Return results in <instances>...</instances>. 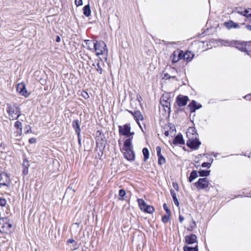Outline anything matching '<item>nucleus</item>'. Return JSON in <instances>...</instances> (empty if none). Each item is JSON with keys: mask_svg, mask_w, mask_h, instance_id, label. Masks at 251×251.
Returning a JSON list of instances; mask_svg holds the SVG:
<instances>
[{"mask_svg": "<svg viewBox=\"0 0 251 251\" xmlns=\"http://www.w3.org/2000/svg\"><path fill=\"white\" fill-rule=\"evenodd\" d=\"M188 106L190 108V111L191 113L194 112L196 110L199 109L201 107V105L199 104H197V102L193 100L189 104Z\"/></svg>", "mask_w": 251, "mask_h": 251, "instance_id": "f8f14e48", "label": "nucleus"}, {"mask_svg": "<svg viewBox=\"0 0 251 251\" xmlns=\"http://www.w3.org/2000/svg\"><path fill=\"white\" fill-rule=\"evenodd\" d=\"M29 166V162L28 161L25 159L24 160L23 163V168H28Z\"/></svg>", "mask_w": 251, "mask_h": 251, "instance_id": "58836bf2", "label": "nucleus"}, {"mask_svg": "<svg viewBox=\"0 0 251 251\" xmlns=\"http://www.w3.org/2000/svg\"><path fill=\"white\" fill-rule=\"evenodd\" d=\"M163 78H166V79H170L171 78H176V77L175 76H171L168 74L166 73L164 74Z\"/></svg>", "mask_w": 251, "mask_h": 251, "instance_id": "a19ab883", "label": "nucleus"}, {"mask_svg": "<svg viewBox=\"0 0 251 251\" xmlns=\"http://www.w3.org/2000/svg\"><path fill=\"white\" fill-rule=\"evenodd\" d=\"M246 27L248 30L251 31V25H246Z\"/></svg>", "mask_w": 251, "mask_h": 251, "instance_id": "6e6d98bb", "label": "nucleus"}, {"mask_svg": "<svg viewBox=\"0 0 251 251\" xmlns=\"http://www.w3.org/2000/svg\"><path fill=\"white\" fill-rule=\"evenodd\" d=\"M240 26L238 24L234 23L233 22V27L235 28H239Z\"/></svg>", "mask_w": 251, "mask_h": 251, "instance_id": "8fccbe9b", "label": "nucleus"}, {"mask_svg": "<svg viewBox=\"0 0 251 251\" xmlns=\"http://www.w3.org/2000/svg\"><path fill=\"white\" fill-rule=\"evenodd\" d=\"M170 215H169L168 214L163 216L162 217V222L164 223H166L167 222H168L170 219Z\"/></svg>", "mask_w": 251, "mask_h": 251, "instance_id": "f704fd0d", "label": "nucleus"}, {"mask_svg": "<svg viewBox=\"0 0 251 251\" xmlns=\"http://www.w3.org/2000/svg\"><path fill=\"white\" fill-rule=\"evenodd\" d=\"M235 42H236V43L235 44L234 46H233V47H235L236 48H237L239 50L246 52L247 54H249L248 50L246 48L245 45L242 43H239L238 41L235 40Z\"/></svg>", "mask_w": 251, "mask_h": 251, "instance_id": "ddd939ff", "label": "nucleus"}, {"mask_svg": "<svg viewBox=\"0 0 251 251\" xmlns=\"http://www.w3.org/2000/svg\"><path fill=\"white\" fill-rule=\"evenodd\" d=\"M171 135L173 136V135L175 134L174 132L176 131V128L174 126H172L170 127V130Z\"/></svg>", "mask_w": 251, "mask_h": 251, "instance_id": "4c0bfd02", "label": "nucleus"}, {"mask_svg": "<svg viewBox=\"0 0 251 251\" xmlns=\"http://www.w3.org/2000/svg\"><path fill=\"white\" fill-rule=\"evenodd\" d=\"M130 129V124H126L124 125L123 127L121 126H119V133L122 135L126 136L127 137H129L131 136Z\"/></svg>", "mask_w": 251, "mask_h": 251, "instance_id": "423d86ee", "label": "nucleus"}, {"mask_svg": "<svg viewBox=\"0 0 251 251\" xmlns=\"http://www.w3.org/2000/svg\"><path fill=\"white\" fill-rule=\"evenodd\" d=\"M91 13V11L89 4L86 5L83 8V14L86 17H89L90 16Z\"/></svg>", "mask_w": 251, "mask_h": 251, "instance_id": "aec40b11", "label": "nucleus"}, {"mask_svg": "<svg viewBox=\"0 0 251 251\" xmlns=\"http://www.w3.org/2000/svg\"><path fill=\"white\" fill-rule=\"evenodd\" d=\"M196 223L194 221H193V224H192V227L193 226H196Z\"/></svg>", "mask_w": 251, "mask_h": 251, "instance_id": "052dcab7", "label": "nucleus"}, {"mask_svg": "<svg viewBox=\"0 0 251 251\" xmlns=\"http://www.w3.org/2000/svg\"><path fill=\"white\" fill-rule=\"evenodd\" d=\"M132 138H128L126 139L124 143L123 150L125 151L124 156L129 161H134L135 157V153L133 150V146L131 144Z\"/></svg>", "mask_w": 251, "mask_h": 251, "instance_id": "f03ea898", "label": "nucleus"}, {"mask_svg": "<svg viewBox=\"0 0 251 251\" xmlns=\"http://www.w3.org/2000/svg\"><path fill=\"white\" fill-rule=\"evenodd\" d=\"M198 176L197 172L195 170L192 171L189 177V181L190 182H192L193 180L197 178Z\"/></svg>", "mask_w": 251, "mask_h": 251, "instance_id": "393cba45", "label": "nucleus"}, {"mask_svg": "<svg viewBox=\"0 0 251 251\" xmlns=\"http://www.w3.org/2000/svg\"><path fill=\"white\" fill-rule=\"evenodd\" d=\"M161 103L162 106L164 107L165 111L167 112L169 115L171 112L170 102L164 99H161Z\"/></svg>", "mask_w": 251, "mask_h": 251, "instance_id": "2eb2a0df", "label": "nucleus"}, {"mask_svg": "<svg viewBox=\"0 0 251 251\" xmlns=\"http://www.w3.org/2000/svg\"><path fill=\"white\" fill-rule=\"evenodd\" d=\"M184 218L181 216V215H179V221L180 223H182L183 221H184Z\"/></svg>", "mask_w": 251, "mask_h": 251, "instance_id": "603ef678", "label": "nucleus"}, {"mask_svg": "<svg viewBox=\"0 0 251 251\" xmlns=\"http://www.w3.org/2000/svg\"><path fill=\"white\" fill-rule=\"evenodd\" d=\"M238 13H240L247 18L251 17V9L242 10L241 11H238Z\"/></svg>", "mask_w": 251, "mask_h": 251, "instance_id": "412c9836", "label": "nucleus"}, {"mask_svg": "<svg viewBox=\"0 0 251 251\" xmlns=\"http://www.w3.org/2000/svg\"><path fill=\"white\" fill-rule=\"evenodd\" d=\"M210 171H206V170H201L200 171H199V175L201 176H207L210 175Z\"/></svg>", "mask_w": 251, "mask_h": 251, "instance_id": "c756f323", "label": "nucleus"}, {"mask_svg": "<svg viewBox=\"0 0 251 251\" xmlns=\"http://www.w3.org/2000/svg\"><path fill=\"white\" fill-rule=\"evenodd\" d=\"M103 65V63L100 64V62H98V63H97L96 66H95V64H93V66L96 67V69L97 72L100 74H102V72H103V70H102L101 65Z\"/></svg>", "mask_w": 251, "mask_h": 251, "instance_id": "cd10ccee", "label": "nucleus"}, {"mask_svg": "<svg viewBox=\"0 0 251 251\" xmlns=\"http://www.w3.org/2000/svg\"><path fill=\"white\" fill-rule=\"evenodd\" d=\"M171 194L173 198V201H174V202L175 205L178 206L179 205V202L176 198V194L175 191L173 190H171Z\"/></svg>", "mask_w": 251, "mask_h": 251, "instance_id": "a878e982", "label": "nucleus"}, {"mask_svg": "<svg viewBox=\"0 0 251 251\" xmlns=\"http://www.w3.org/2000/svg\"><path fill=\"white\" fill-rule=\"evenodd\" d=\"M133 134H134V132H132V133H131V135H133Z\"/></svg>", "mask_w": 251, "mask_h": 251, "instance_id": "680f3d73", "label": "nucleus"}, {"mask_svg": "<svg viewBox=\"0 0 251 251\" xmlns=\"http://www.w3.org/2000/svg\"><path fill=\"white\" fill-rule=\"evenodd\" d=\"M126 193L124 189H120L119 192V195L121 198H119L120 200H124V197L125 196Z\"/></svg>", "mask_w": 251, "mask_h": 251, "instance_id": "473e14b6", "label": "nucleus"}, {"mask_svg": "<svg viewBox=\"0 0 251 251\" xmlns=\"http://www.w3.org/2000/svg\"><path fill=\"white\" fill-rule=\"evenodd\" d=\"M142 152L144 155V161L145 162L147 161V160L149 158L150 156V152L149 150L146 148H143L142 150Z\"/></svg>", "mask_w": 251, "mask_h": 251, "instance_id": "b1692460", "label": "nucleus"}, {"mask_svg": "<svg viewBox=\"0 0 251 251\" xmlns=\"http://www.w3.org/2000/svg\"><path fill=\"white\" fill-rule=\"evenodd\" d=\"M221 43L222 45L225 46H231L233 47V46L235 45L236 42L235 40L229 41V40H222L221 41Z\"/></svg>", "mask_w": 251, "mask_h": 251, "instance_id": "4be33fe9", "label": "nucleus"}, {"mask_svg": "<svg viewBox=\"0 0 251 251\" xmlns=\"http://www.w3.org/2000/svg\"><path fill=\"white\" fill-rule=\"evenodd\" d=\"M28 168H23V173L24 175H27L28 173Z\"/></svg>", "mask_w": 251, "mask_h": 251, "instance_id": "49530a36", "label": "nucleus"}, {"mask_svg": "<svg viewBox=\"0 0 251 251\" xmlns=\"http://www.w3.org/2000/svg\"><path fill=\"white\" fill-rule=\"evenodd\" d=\"M250 97H251V95H246L245 97V98L247 99H250Z\"/></svg>", "mask_w": 251, "mask_h": 251, "instance_id": "13d9d810", "label": "nucleus"}, {"mask_svg": "<svg viewBox=\"0 0 251 251\" xmlns=\"http://www.w3.org/2000/svg\"><path fill=\"white\" fill-rule=\"evenodd\" d=\"M173 187L177 191L178 190V185L177 183L173 182Z\"/></svg>", "mask_w": 251, "mask_h": 251, "instance_id": "de8ad7c7", "label": "nucleus"}, {"mask_svg": "<svg viewBox=\"0 0 251 251\" xmlns=\"http://www.w3.org/2000/svg\"><path fill=\"white\" fill-rule=\"evenodd\" d=\"M224 25L227 28L230 29L233 27V21L229 20L224 23Z\"/></svg>", "mask_w": 251, "mask_h": 251, "instance_id": "2f4dec72", "label": "nucleus"}, {"mask_svg": "<svg viewBox=\"0 0 251 251\" xmlns=\"http://www.w3.org/2000/svg\"><path fill=\"white\" fill-rule=\"evenodd\" d=\"M208 185L209 181L206 177L200 178L198 181L195 183V186L199 190L204 189L207 188Z\"/></svg>", "mask_w": 251, "mask_h": 251, "instance_id": "0eeeda50", "label": "nucleus"}, {"mask_svg": "<svg viewBox=\"0 0 251 251\" xmlns=\"http://www.w3.org/2000/svg\"><path fill=\"white\" fill-rule=\"evenodd\" d=\"M156 150L157 155H159L161 154V148L160 147L157 146L156 148Z\"/></svg>", "mask_w": 251, "mask_h": 251, "instance_id": "a18cd8bd", "label": "nucleus"}, {"mask_svg": "<svg viewBox=\"0 0 251 251\" xmlns=\"http://www.w3.org/2000/svg\"><path fill=\"white\" fill-rule=\"evenodd\" d=\"M75 242V240L73 239H69L67 242L70 244H72Z\"/></svg>", "mask_w": 251, "mask_h": 251, "instance_id": "5fc2aeb1", "label": "nucleus"}, {"mask_svg": "<svg viewBox=\"0 0 251 251\" xmlns=\"http://www.w3.org/2000/svg\"><path fill=\"white\" fill-rule=\"evenodd\" d=\"M10 177L7 173L2 172L0 174V185L9 186L10 184Z\"/></svg>", "mask_w": 251, "mask_h": 251, "instance_id": "6e6552de", "label": "nucleus"}, {"mask_svg": "<svg viewBox=\"0 0 251 251\" xmlns=\"http://www.w3.org/2000/svg\"><path fill=\"white\" fill-rule=\"evenodd\" d=\"M6 204H7L6 200L4 198H0V206L3 207V206H6Z\"/></svg>", "mask_w": 251, "mask_h": 251, "instance_id": "c9c22d12", "label": "nucleus"}, {"mask_svg": "<svg viewBox=\"0 0 251 251\" xmlns=\"http://www.w3.org/2000/svg\"><path fill=\"white\" fill-rule=\"evenodd\" d=\"M84 42H85L86 47L88 50H92L94 49L92 41L90 40H85Z\"/></svg>", "mask_w": 251, "mask_h": 251, "instance_id": "c85d7f7f", "label": "nucleus"}, {"mask_svg": "<svg viewBox=\"0 0 251 251\" xmlns=\"http://www.w3.org/2000/svg\"><path fill=\"white\" fill-rule=\"evenodd\" d=\"M14 126L18 129H20L21 130V131H22V124L21 122H20L19 121H16L15 123Z\"/></svg>", "mask_w": 251, "mask_h": 251, "instance_id": "72a5a7b5", "label": "nucleus"}, {"mask_svg": "<svg viewBox=\"0 0 251 251\" xmlns=\"http://www.w3.org/2000/svg\"><path fill=\"white\" fill-rule=\"evenodd\" d=\"M201 166L202 167H206L209 168L211 166V163L208 162H204L202 164Z\"/></svg>", "mask_w": 251, "mask_h": 251, "instance_id": "37998d69", "label": "nucleus"}, {"mask_svg": "<svg viewBox=\"0 0 251 251\" xmlns=\"http://www.w3.org/2000/svg\"><path fill=\"white\" fill-rule=\"evenodd\" d=\"M173 143L174 145H184L185 144L182 135L181 134H178L176 136L173 140Z\"/></svg>", "mask_w": 251, "mask_h": 251, "instance_id": "dca6fc26", "label": "nucleus"}, {"mask_svg": "<svg viewBox=\"0 0 251 251\" xmlns=\"http://www.w3.org/2000/svg\"><path fill=\"white\" fill-rule=\"evenodd\" d=\"M188 140L187 141L186 145L191 149H197L201 143L198 139V134L197 133L195 128L190 127L186 132Z\"/></svg>", "mask_w": 251, "mask_h": 251, "instance_id": "f257e3e1", "label": "nucleus"}, {"mask_svg": "<svg viewBox=\"0 0 251 251\" xmlns=\"http://www.w3.org/2000/svg\"><path fill=\"white\" fill-rule=\"evenodd\" d=\"M165 135L166 136H168L170 134H171L170 131L169 130H166L164 133Z\"/></svg>", "mask_w": 251, "mask_h": 251, "instance_id": "864d4df0", "label": "nucleus"}, {"mask_svg": "<svg viewBox=\"0 0 251 251\" xmlns=\"http://www.w3.org/2000/svg\"><path fill=\"white\" fill-rule=\"evenodd\" d=\"M0 232L10 234L12 232V225L7 218H0Z\"/></svg>", "mask_w": 251, "mask_h": 251, "instance_id": "20e7f679", "label": "nucleus"}, {"mask_svg": "<svg viewBox=\"0 0 251 251\" xmlns=\"http://www.w3.org/2000/svg\"><path fill=\"white\" fill-rule=\"evenodd\" d=\"M17 91L22 96L25 97L28 96V94L26 89L25 86L23 83L18 84L17 87Z\"/></svg>", "mask_w": 251, "mask_h": 251, "instance_id": "9b49d317", "label": "nucleus"}, {"mask_svg": "<svg viewBox=\"0 0 251 251\" xmlns=\"http://www.w3.org/2000/svg\"><path fill=\"white\" fill-rule=\"evenodd\" d=\"M199 166V165H197V166H196V167L197 168H198Z\"/></svg>", "mask_w": 251, "mask_h": 251, "instance_id": "e2e57ef3", "label": "nucleus"}, {"mask_svg": "<svg viewBox=\"0 0 251 251\" xmlns=\"http://www.w3.org/2000/svg\"><path fill=\"white\" fill-rule=\"evenodd\" d=\"M184 251H199L198 250V246L196 245L194 247H191L189 246H185L183 247Z\"/></svg>", "mask_w": 251, "mask_h": 251, "instance_id": "bb28decb", "label": "nucleus"}, {"mask_svg": "<svg viewBox=\"0 0 251 251\" xmlns=\"http://www.w3.org/2000/svg\"><path fill=\"white\" fill-rule=\"evenodd\" d=\"M189 98L187 96L179 95L176 97V102L179 107H182L186 105Z\"/></svg>", "mask_w": 251, "mask_h": 251, "instance_id": "1a4fd4ad", "label": "nucleus"}, {"mask_svg": "<svg viewBox=\"0 0 251 251\" xmlns=\"http://www.w3.org/2000/svg\"><path fill=\"white\" fill-rule=\"evenodd\" d=\"M163 208L166 212L167 214H168L169 215L171 214V211L166 203L163 204Z\"/></svg>", "mask_w": 251, "mask_h": 251, "instance_id": "ea45409f", "label": "nucleus"}, {"mask_svg": "<svg viewBox=\"0 0 251 251\" xmlns=\"http://www.w3.org/2000/svg\"><path fill=\"white\" fill-rule=\"evenodd\" d=\"M29 142L30 144H34L36 142V140L34 138H31L29 140Z\"/></svg>", "mask_w": 251, "mask_h": 251, "instance_id": "09e8293b", "label": "nucleus"}, {"mask_svg": "<svg viewBox=\"0 0 251 251\" xmlns=\"http://www.w3.org/2000/svg\"><path fill=\"white\" fill-rule=\"evenodd\" d=\"M183 58L187 62H189L193 58L194 54L191 51H186L185 53L183 52Z\"/></svg>", "mask_w": 251, "mask_h": 251, "instance_id": "a211bd4d", "label": "nucleus"}, {"mask_svg": "<svg viewBox=\"0 0 251 251\" xmlns=\"http://www.w3.org/2000/svg\"><path fill=\"white\" fill-rule=\"evenodd\" d=\"M72 126L75 130L77 135H79L81 132L79 121L77 119L74 120L72 123Z\"/></svg>", "mask_w": 251, "mask_h": 251, "instance_id": "4468645a", "label": "nucleus"}, {"mask_svg": "<svg viewBox=\"0 0 251 251\" xmlns=\"http://www.w3.org/2000/svg\"><path fill=\"white\" fill-rule=\"evenodd\" d=\"M75 4L76 6H80L83 4L82 0H75Z\"/></svg>", "mask_w": 251, "mask_h": 251, "instance_id": "c03bdc74", "label": "nucleus"}, {"mask_svg": "<svg viewBox=\"0 0 251 251\" xmlns=\"http://www.w3.org/2000/svg\"><path fill=\"white\" fill-rule=\"evenodd\" d=\"M60 40H61V39H60V37L59 36H57L56 38V41L57 42H60Z\"/></svg>", "mask_w": 251, "mask_h": 251, "instance_id": "4d7b16f0", "label": "nucleus"}, {"mask_svg": "<svg viewBox=\"0 0 251 251\" xmlns=\"http://www.w3.org/2000/svg\"><path fill=\"white\" fill-rule=\"evenodd\" d=\"M127 111L129 113H130L131 114H132V115L133 116L134 112H133L132 111H130V110H127Z\"/></svg>", "mask_w": 251, "mask_h": 251, "instance_id": "bf43d9fd", "label": "nucleus"}, {"mask_svg": "<svg viewBox=\"0 0 251 251\" xmlns=\"http://www.w3.org/2000/svg\"><path fill=\"white\" fill-rule=\"evenodd\" d=\"M93 47L96 52V55L99 56L106 53L107 56L108 50L106 49L105 43L102 41H96L93 43Z\"/></svg>", "mask_w": 251, "mask_h": 251, "instance_id": "39448f33", "label": "nucleus"}, {"mask_svg": "<svg viewBox=\"0 0 251 251\" xmlns=\"http://www.w3.org/2000/svg\"><path fill=\"white\" fill-rule=\"evenodd\" d=\"M133 117L136 122L138 121L139 120H143V116L139 110H137L134 112Z\"/></svg>", "mask_w": 251, "mask_h": 251, "instance_id": "5701e85b", "label": "nucleus"}, {"mask_svg": "<svg viewBox=\"0 0 251 251\" xmlns=\"http://www.w3.org/2000/svg\"><path fill=\"white\" fill-rule=\"evenodd\" d=\"M81 96L85 99H88L89 96L87 93V92H85V91H82V93H81Z\"/></svg>", "mask_w": 251, "mask_h": 251, "instance_id": "79ce46f5", "label": "nucleus"}, {"mask_svg": "<svg viewBox=\"0 0 251 251\" xmlns=\"http://www.w3.org/2000/svg\"><path fill=\"white\" fill-rule=\"evenodd\" d=\"M182 55L183 51L182 50H177L174 51L173 54V56H172V62L173 63L177 62L183 58Z\"/></svg>", "mask_w": 251, "mask_h": 251, "instance_id": "9d476101", "label": "nucleus"}, {"mask_svg": "<svg viewBox=\"0 0 251 251\" xmlns=\"http://www.w3.org/2000/svg\"><path fill=\"white\" fill-rule=\"evenodd\" d=\"M78 137V143L79 146H81V139H80V134H79V135H77Z\"/></svg>", "mask_w": 251, "mask_h": 251, "instance_id": "3c124183", "label": "nucleus"}, {"mask_svg": "<svg viewBox=\"0 0 251 251\" xmlns=\"http://www.w3.org/2000/svg\"><path fill=\"white\" fill-rule=\"evenodd\" d=\"M6 111L8 113V118L10 120H17L21 115V109L16 103H7Z\"/></svg>", "mask_w": 251, "mask_h": 251, "instance_id": "7ed1b4c3", "label": "nucleus"}, {"mask_svg": "<svg viewBox=\"0 0 251 251\" xmlns=\"http://www.w3.org/2000/svg\"><path fill=\"white\" fill-rule=\"evenodd\" d=\"M158 157V163L159 165H162L165 164L166 162V160L165 157L162 155L160 154L159 155H157Z\"/></svg>", "mask_w": 251, "mask_h": 251, "instance_id": "7c9ffc66", "label": "nucleus"}, {"mask_svg": "<svg viewBox=\"0 0 251 251\" xmlns=\"http://www.w3.org/2000/svg\"><path fill=\"white\" fill-rule=\"evenodd\" d=\"M137 201L141 210L146 212V210L149 205H147L145 201L142 199H138Z\"/></svg>", "mask_w": 251, "mask_h": 251, "instance_id": "6ab92c4d", "label": "nucleus"}, {"mask_svg": "<svg viewBox=\"0 0 251 251\" xmlns=\"http://www.w3.org/2000/svg\"><path fill=\"white\" fill-rule=\"evenodd\" d=\"M154 211V209L153 207L149 205L147 209L146 212L151 214V213H152Z\"/></svg>", "mask_w": 251, "mask_h": 251, "instance_id": "e433bc0d", "label": "nucleus"}, {"mask_svg": "<svg viewBox=\"0 0 251 251\" xmlns=\"http://www.w3.org/2000/svg\"><path fill=\"white\" fill-rule=\"evenodd\" d=\"M197 236L193 234L186 236L185 237L186 242L188 244H192L197 242Z\"/></svg>", "mask_w": 251, "mask_h": 251, "instance_id": "f3484780", "label": "nucleus"}]
</instances>
